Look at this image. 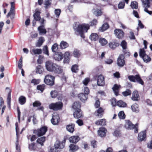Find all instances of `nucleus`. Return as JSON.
Here are the masks:
<instances>
[{"instance_id":"1","label":"nucleus","mask_w":152,"mask_h":152,"mask_svg":"<svg viewBox=\"0 0 152 152\" xmlns=\"http://www.w3.org/2000/svg\"><path fill=\"white\" fill-rule=\"evenodd\" d=\"M89 27L88 24L83 23L81 25H75L73 26V28L77 35H80L81 37L84 38V33L87 32Z\"/></svg>"},{"instance_id":"2","label":"nucleus","mask_w":152,"mask_h":152,"mask_svg":"<svg viewBox=\"0 0 152 152\" xmlns=\"http://www.w3.org/2000/svg\"><path fill=\"white\" fill-rule=\"evenodd\" d=\"M128 78L129 80L133 82H137L142 85L144 84V82L141 78L139 75H130L128 76Z\"/></svg>"},{"instance_id":"3","label":"nucleus","mask_w":152,"mask_h":152,"mask_svg":"<svg viewBox=\"0 0 152 152\" xmlns=\"http://www.w3.org/2000/svg\"><path fill=\"white\" fill-rule=\"evenodd\" d=\"M125 128L128 129H134V132L137 133L138 132L137 127L138 124H137L135 125L133 124L129 120L126 121V123L125 125Z\"/></svg>"},{"instance_id":"4","label":"nucleus","mask_w":152,"mask_h":152,"mask_svg":"<svg viewBox=\"0 0 152 152\" xmlns=\"http://www.w3.org/2000/svg\"><path fill=\"white\" fill-rule=\"evenodd\" d=\"M63 104L61 102H58L55 103H52L49 105V107L50 109L54 110H58L61 109Z\"/></svg>"},{"instance_id":"5","label":"nucleus","mask_w":152,"mask_h":152,"mask_svg":"<svg viewBox=\"0 0 152 152\" xmlns=\"http://www.w3.org/2000/svg\"><path fill=\"white\" fill-rule=\"evenodd\" d=\"M54 77L50 75H47L45 77L44 82L48 85L52 86L54 84Z\"/></svg>"},{"instance_id":"6","label":"nucleus","mask_w":152,"mask_h":152,"mask_svg":"<svg viewBox=\"0 0 152 152\" xmlns=\"http://www.w3.org/2000/svg\"><path fill=\"white\" fill-rule=\"evenodd\" d=\"M56 64L50 61H47L45 63V67L47 70L50 72H52L54 70Z\"/></svg>"},{"instance_id":"7","label":"nucleus","mask_w":152,"mask_h":152,"mask_svg":"<svg viewBox=\"0 0 152 152\" xmlns=\"http://www.w3.org/2000/svg\"><path fill=\"white\" fill-rule=\"evenodd\" d=\"M59 116L56 113H54L52 115V118L51 120V123L53 125H57L60 121Z\"/></svg>"},{"instance_id":"8","label":"nucleus","mask_w":152,"mask_h":152,"mask_svg":"<svg viewBox=\"0 0 152 152\" xmlns=\"http://www.w3.org/2000/svg\"><path fill=\"white\" fill-rule=\"evenodd\" d=\"M65 141H66L65 140L62 142H61L59 141H57L54 145L55 148L59 150H60L63 149L64 147Z\"/></svg>"},{"instance_id":"9","label":"nucleus","mask_w":152,"mask_h":152,"mask_svg":"<svg viewBox=\"0 0 152 152\" xmlns=\"http://www.w3.org/2000/svg\"><path fill=\"white\" fill-rule=\"evenodd\" d=\"M124 56L122 54L120 55L118 57L117 61V64L120 67H123L125 64Z\"/></svg>"},{"instance_id":"10","label":"nucleus","mask_w":152,"mask_h":152,"mask_svg":"<svg viewBox=\"0 0 152 152\" xmlns=\"http://www.w3.org/2000/svg\"><path fill=\"white\" fill-rule=\"evenodd\" d=\"M47 131V128L46 126H43L39 129L37 130V132L36 133L38 136H42L44 135Z\"/></svg>"},{"instance_id":"11","label":"nucleus","mask_w":152,"mask_h":152,"mask_svg":"<svg viewBox=\"0 0 152 152\" xmlns=\"http://www.w3.org/2000/svg\"><path fill=\"white\" fill-rule=\"evenodd\" d=\"M97 85L99 86H103L105 84L104 77L102 75L98 76L97 78Z\"/></svg>"},{"instance_id":"12","label":"nucleus","mask_w":152,"mask_h":152,"mask_svg":"<svg viewBox=\"0 0 152 152\" xmlns=\"http://www.w3.org/2000/svg\"><path fill=\"white\" fill-rule=\"evenodd\" d=\"M15 126H16V136H17V140H16V142L15 143L16 149V150H17V152H20V147L19 145L18 138V125L17 123H16Z\"/></svg>"},{"instance_id":"13","label":"nucleus","mask_w":152,"mask_h":152,"mask_svg":"<svg viewBox=\"0 0 152 152\" xmlns=\"http://www.w3.org/2000/svg\"><path fill=\"white\" fill-rule=\"evenodd\" d=\"M63 54L61 52H57L54 55V58L56 61H58L61 60L63 58Z\"/></svg>"},{"instance_id":"14","label":"nucleus","mask_w":152,"mask_h":152,"mask_svg":"<svg viewBox=\"0 0 152 152\" xmlns=\"http://www.w3.org/2000/svg\"><path fill=\"white\" fill-rule=\"evenodd\" d=\"M143 7L144 8V10L147 11L148 8L150 7V4L149 0H141Z\"/></svg>"},{"instance_id":"15","label":"nucleus","mask_w":152,"mask_h":152,"mask_svg":"<svg viewBox=\"0 0 152 152\" xmlns=\"http://www.w3.org/2000/svg\"><path fill=\"white\" fill-rule=\"evenodd\" d=\"M73 115L74 118H79L83 117V115L80 109L75 110L73 113Z\"/></svg>"},{"instance_id":"16","label":"nucleus","mask_w":152,"mask_h":152,"mask_svg":"<svg viewBox=\"0 0 152 152\" xmlns=\"http://www.w3.org/2000/svg\"><path fill=\"white\" fill-rule=\"evenodd\" d=\"M107 131L106 129L104 127H101L98 131V135L101 137H104L106 135Z\"/></svg>"},{"instance_id":"17","label":"nucleus","mask_w":152,"mask_h":152,"mask_svg":"<svg viewBox=\"0 0 152 152\" xmlns=\"http://www.w3.org/2000/svg\"><path fill=\"white\" fill-rule=\"evenodd\" d=\"M114 32L115 36L118 38H121L124 37V32L121 30L116 29L115 30Z\"/></svg>"},{"instance_id":"18","label":"nucleus","mask_w":152,"mask_h":152,"mask_svg":"<svg viewBox=\"0 0 152 152\" xmlns=\"http://www.w3.org/2000/svg\"><path fill=\"white\" fill-rule=\"evenodd\" d=\"M6 90L8 93L7 99V103L9 106V107L10 108V102L11 100V91L10 89L9 88L7 87L6 88Z\"/></svg>"},{"instance_id":"19","label":"nucleus","mask_w":152,"mask_h":152,"mask_svg":"<svg viewBox=\"0 0 152 152\" xmlns=\"http://www.w3.org/2000/svg\"><path fill=\"white\" fill-rule=\"evenodd\" d=\"M53 72L56 74H61L63 72V70L61 66L56 64Z\"/></svg>"},{"instance_id":"20","label":"nucleus","mask_w":152,"mask_h":152,"mask_svg":"<svg viewBox=\"0 0 152 152\" xmlns=\"http://www.w3.org/2000/svg\"><path fill=\"white\" fill-rule=\"evenodd\" d=\"M146 137V132L145 131H142L138 134V139L139 140L142 141L144 140Z\"/></svg>"},{"instance_id":"21","label":"nucleus","mask_w":152,"mask_h":152,"mask_svg":"<svg viewBox=\"0 0 152 152\" xmlns=\"http://www.w3.org/2000/svg\"><path fill=\"white\" fill-rule=\"evenodd\" d=\"M104 110L101 107H100L95 113V115L98 117L100 118L103 115Z\"/></svg>"},{"instance_id":"22","label":"nucleus","mask_w":152,"mask_h":152,"mask_svg":"<svg viewBox=\"0 0 152 152\" xmlns=\"http://www.w3.org/2000/svg\"><path fill=\"white\" fill-rule=\"evenodd\" d=\"M79 140V137L78 136H72L69 138V141L70 142L76 143Z\"/></svg>"},{"instance_id":"23","label":"nucleus","mask_w":152,"mask_h":152,"mask_svg":"<svg viewBox=\"0 0 152 152\" xmlns=\"http://www.w3.org/2000/svg\"><path fill=\"white\" fill-rule=\"evenodd\" d=\"M42 50L40 49H34L30 51V53L32 55L34 54L39 55L42 53Z\"/></svg>"},{"instance_id":"24","label":"nucleus","mask_w":152,"mask_h":152,"mask_svg":"<svg viewBox=\"0 0 152 152\" xmlns=\"http://www.w3.org/2000/svg\"><path fill=\"white\" fill-rule=\"evenodd\" d=\"M139 98V95L137 91H135L133 92L132 95V99L134 101H137Z\"/></svg>"},{"instance_id":"25","label":"nucleus","mask_w":152,"mask_h":152,"mask_svg":"<svg viewBox=\"0 0 152 152\" xmlns=\"http://www.w3.org/2000/svg\"><path fill=\"white\" fill-rule=\"evenodd\" d=\"M120 87V85H118L115 84L114 85L113 87L112 88L113 90L115 95L118 96V95L119 89Z\"/></svg>"},{"instance_id":"26","label":"nucleus","mask_w":152,"mask_h":152,"mask_svg":"<svg viewBox=\"0 0 152 152\" xmlns=\"http://www.w3.org/2000/svg\"><path fill=\"white\" fill-rule=\"evenodd\" d=\"M119 45V43L115 42H111L109 44V47L112 49H115L116 47Z\"/></svg>"},{"instance_id":"27","label":"nucleus","mask_w":152,"mask_h":152,"mask_svg":"<svg viewBox=\"0 0 152 152\" xmlns=\"http://www.w3.org/2000/svg\"><path fill=\"white\" fill-rule=\"evenodd\" d=\"M78 98L82 102H85L87 99V95L84 94L83 93H81L78 95Z\"/></svg>"},{"instance_id":"28","label":"nucleus","mask_w":152,"mask_h":152,"mask_svg":"<svg viewBox=\"0 0 152 152\" xmlns=\"http://www.w3.org/2000/svg\"><path fill=\"white\" fill-rule=\"evenodd\" d=\"M99 38L98 35L96 33H92L89 37V38L92 41H95Z\"/></svg>"},{"instance_id":"29","label":"nucleus","mask_w":152,"mask_h":152,"mask_svg":"<svg viewBox=\"0 0 152 152\" xmlns=\"http://www.w3.org/2000/svg\"><path fill=\"white\" fill-rule=\"evenodd\" d=\"M75 125L73 124H69L66 126L67 130L71 133H72L74 130Z\"/></svg>"},{"instance_id":"30","label":"nucleus","mask_w":152,"mask_h":152,"mask_svg":"<svg viewBox=\"0 0 152 152\" xmlns=\"http://www.w3.org/2000/svg\"><path fill=\"white\" fill-rule=\"evenodd\" d=\"M38 30L40 34H45L46 33L47 31L44 28L43 26H41L39 27L38 28Z\"/></svg>"},{"instance_id":"31","label":"nucleus","mask_w":152,"mask_h":152,"mask_svg":"<svg viewBox=\"0 0 152 152\" xmlns=\"http://www.w3.org/2000/svg\"><path fill=\"white\" fill-rule=\"evenodd\" d=\"M45 41L44 38L43 37H40L39 39L38 42L36 44L37 47H40Z\"/></svg>"},{"instance_id":"32","label":"nucleus","mask_w":152,"mask_h":152,"mask_svg":"<svg viewBox=\"0 0 152 152\" xmlns=\"http://www.w3.org/2000/svg\"><path fill=\"white\" fill-rule=\"evenodd\" d=\"M43 67L40 65L37 66L36 67V72L37 73L40 74L44 71Z\"/></svg>"},{"instance_id":"33","label":"nucleus","mask_w":152,"mask_h":152,"mask_svg":"<svg viewBox=\"0 0 152 152\" xmlns=\"http://www.w3.org/2000/svg\"><path fill=\"white\" fill-rule=\"evenodd\" d=\"M106 120L105 119H102L97 121L95 124L97 125H102L104 126L106 125Z\"/></svg>"},{"instance_id":"34","label":"nucleus","mask_w":152,"mask_h":152,"mask_svg":"<svg viewBox=\"0 0 152 152\" xmlns=\"http://www.w3.org/2000/svg\"><path fill=\"white\" fill-rule=\"evenodd\" d=\"M69 147L70 148L69 151L71 152L75 151L78 149V147L74 144H71Z\"/></svg>"},{"instance_id":"35","label":"nucleus","mask_w":152,"mask_h":152,"mask_svg":"<svg viewBox=\"0 0 152 152\" xmlns=\"http://www.w3.org/2000/svg\"><path fill=\"white\" fill-rule=\"evenodd\" d=\"M70 56V53L69 52H66L65 53L64 60V63H68L69 62Z\"/></svg>"},{"instance_id":"36","label":"nucleus","mask_w":152,"mask_h":152,"mask_svg":"<svg viewBox=\"0 0 152 152\" xmlns=\"http://www.w3.org/2000/svg\"><path fill=\"white\" fill-rule=\"evenodd\" d=\"M109 26L108 24L107 23H104L99 29L100 31L103 32L106 30L108 28Z\"/></svg>"},{"instance_id":"37","label":"nucleus","mask_w":152,"mask_h":152,"mask_svg":"<svg viewBox=\"0 0 152 152\" xmlns=\"http://www.w3.org/2000/svg\"><path fill=\"white\" fill-rule=\"evenodd\" d=\"M52 0H45L44 1V5L45 9H47L50 7L51 4Z\"/></svg>"},{"instance_id":"38","label":"nucleus","mask_w":152,"mask_h":152,"mask_svg":"<svg viewBox=\"0 0 152 152\" xmlns=\"http://www.w3.org/2000/svg\"><path fill=\"white\" fill-rule=\"evenodd\" d=\"M80 104L78 102H76L73 104L72 106V107L73 109L75 110L78 109H80Z\"/></svg>"},{"instance_id":"39","label":"nucleus","mask_w":152,"mask_h":152,"mask_svg":"<svg viewBox=\"0 0 152 152\" xmlns=\"http://www.w3.org/2000/svg\"><path fill=\"white\" fill-rule=\"evenodd\" d=\"M68 46V44L66 42L63 41H62L60 44L61 48L62 49L66 48Z\"/></svg>"},{"instance_id":"40","label":"nucleus","mask_w":152,"mask_h":152,"mask_svg":"<svg viewBox=\"0 0 152 152\" xmlns=\"http://www.w3.org/2000/svg\"><path fill=\"white\" fill-rule=\"evenodd\" d=\"M26 99L25 97L22 96L19 98V101L20 104L23 105L26 102Z\"/></svg>"},{"instance_id":"41","label":"nucleus","mask_w":152,"mask_h":152,"mask_svg":"<svg viewBox=\"0 0 152 152\" xmlns=\"http://www.w3.org/2000/svg\"><path fill=\"white\" fill-rule=\"evenodd\" d=\"M40 12H36L34 15V19L36 21L39 20L40 19Z\"/></svg>"},{"instance_id":"42","label":"nucleus","mask_w":152,"mask_h":152,"mask_svg":"<svg viewBox=\"0 0 152 152\" xmlns=\"http://www.w3.org/2000/svg\"><path fill=\"white\" fill-rule=\"evenodd\" d=\"M45 137H43L38 138L37 140V142L40 144L42 146L43 145V143L45 141Z\"/></svg>"},{"instance_id":"43","label":"nucleus","mask_w":152,"mask_h":152,"mask_svg":"<svg viewBox=\"0 0 152 152\" xmlns=\"http://www.w3.org/2000/svg\"><path fill=\"white\" fill-rule=\"evenodd\" d=\"M133 112H138L139 108L138 105L136 104H134L131 106Z\"/></svg>"},{"instance_id":"44","label":"nucleus","mask_w":152,"mask_h":152,"mask_svg":"<svg viewBox=\"0 0 152 152\" xmlns=\"http://www.w3.org/2000/svg\"><path fill=\"white\" fill-rule=\"evenodd\" d=\"M117 105L120 107H125L126 105V104L122 100H119L117 102Z\"/></svg>"},{"instance_id":"45","label":"nucleus","mask_w":152,"mask_h":152,"mask_svg":"<svg viewBox=\"0 0 152 152\" xmlns=\"http://www.w3.org/2000/svg\"><path fill=\"white\" fill-rule=\"evenodd\" d=\"M99 41L101 45L103 46L106 45L107 43V40L104 38H101L99 40Z\"/></svg>"},{"instance_id":"46","label":"nucleus","mask_w":152,"mask_h":152,"mask_svg":"<svg viewBox=\"0 0 152 152\" xmlns=\"http://www.w3.org/2000/svg\"><path fill=\"white\" fill-rule=\"evenodd\" d=\"M80 55V53L79 50L77 49H75L73 51L74 56L76 58H78Z\"/></svg>"},{"instance_id":"47","label":"nucleus","mask_w":152,"mask_h":152,"mask_svg":"<svg viewBox=\"0 0 152 152\" xmlns=\"http://www.w3.org/2000/svg\"><path fill=\"white\" fill-rule=\"evenodd\" d=\"M130 6L132 9H137L138 8V3L136 1H132L131 2Z\"/></svg>"},{"instance_id":"48","label":"nucleus","mask_w":152,"mask_h":152,"mask_svg":"<svg viewBox=\"0 0 152 152\" xmlns=\"http://www.w3.org/2000/svg\"><path fill=\"white\" fill-rule=\"evenodd\" d=\"M15 17V13L14 12H11L10 11L7 14V17L8 18L9 17H10V18L11 20H13Z\"/></svg>"},{"instance_id":"49","label":"nucleus","mask_w":152,"mask_h":152,"mask_svg":"<svg viewBox=\"0 0 152 152\" xmlns=\"http://www.w3.org/2000/svg\"><path fill=\"white\" fill-rule=\"evenodd\" d=\"M144 62L148 63L150 61L151 58L147 55L144 56V57L142 58Z\"/></svg>"},{"instance_id":"50","label":"nucleus","mask_w":152,"mask_h":152,"mask_svg":"<svg viewBox=\"0 0 152 152\" xmlns=\"http://www.w3.org/2000/svg\"><path fill=\"white\" fill-rule=\"evenodd\" d=\"M118 116L120 119H124L125 118V115L123 111H121L119 113Z\"/></svg>"},{"instance_id":"51","label":"nucleus","mask_w":152,"mask_h":152,"mask_svg":"<svg viewBox=\"0 0 152 152\" xmlns=\"http://www.w3.org/2000/svg\"><path fill=\"white\" fill-rule=\"evenodd\" d=\"M40 82V80L39 79H32L31 81V83L33 84L34 85H37Z\"/></svg>"},{"instance_id":"52","label":"nucleus","mask_w":152,"mask_h":152,"mask_svg":"<svg viewBox=\"0 0 152 152\" xmlns=\"http://www.w3.org/2000/svg\"><path fill=\"white\" fill-rule=\"evenodd\" d=\"M58 49V45L57 43H55L51 47V49L53 52H56Z\"/></svg>"},{"instance_id":"53","label":"nucleus","mask_w":152,"mask_h":152,"mask_svg":"<svg viewBox=\"0 0 152 152\" xmlns=\"http://www.w3.org/2000/svg\"><path fill=\"white\" fill-rule=\"evenodd\" d=\"M71 70L73 72H76L77 71H78V66L76 64L73 65L71 68Z\"/></svg>"},{"instance_id":"54","label":"nucleus","mask_w":152,"mask_h":152,"mask_svg":"<svg viewBox=\"0 0 152 152\" xmlns=\"http://www.w3.org/2000/svg\"><path fill=\"white\" fill-rule=\"evenodd\" d=\"M45 87V85L44 84L39 85L37 86V89L42 92L44 90Z\"/></svg>"},{"instance_id":"55","label":"nucleus","mask_w":152,"mask_h":152,"mask_svg":"<svg viewBox=\"0 0 152 152\" xmlns=\"http://www.w3.org/2000/svg\"><path fill=\"white\" fill-rule=\"evenodd\" d=\"M37 36L38 34L37 33L34 32L32 33L31 34L30 37L29 38V40L31 41L32 39L36 38L37 37Z\"/></svg>"},{"instance_id":"56","label":"nucleus","mask_w":152,"mask_h":152,"mask_svg":"<svg viewBox=\"0 0 152 152\" xmlns=\"http://www.w3.org/2000/svg\"><path fill=\"white\" fill-rule=\"evenodd\" d=\"M102 13L101 11L98 9L96 10L94 12V14L97 16L101 15Z\"/></svg>"},{"instance_id":"57","label":"nucleus","mask_w":152,"mask_h":152,"mask_svg":"<svg viewBox=\"0 0 152 152\" xmlns=\"http://www.w3.org/2000/svg\"><path fill=\"white\" fill-rule=\"evenodd\" d=\"M33 106L34 107L40 106L41 105V103L38 101H36L33 103Z\"/></svg>"},{"instance_id":"58","label":"nucleus","mask_w":152,"mask_h":152,"mask_svg":"<svg viewBox=\"0 0 152 152\" xmlns=\"http://www.w3.org/2000/svg\"><path fill=\"white\" fill-rule=\"evenodd\" d=\"M145 51L143 49H140V50L139 55L142 58L146 55Z\"/></svg>"},{"instance_id":"59","label":"nucleus","mask_w":152,"mask_h":152,"mask_svg":"<svg viewBox=\"0 0 152 152\" xmlns=\"http://www.w3.org/2000/svg\"><path fill=\"white\" fill-rule=\"evenodd\" d=\"M50 95L52 98H55L58 95V92L56 91H52L50 92Z\"/></svg>"},{"instance_id":"60","label":"nucleus","mask_w":152,"mask_h":152,"mask_svg":"<svg viewBox=\"0 0 152 152\" xmlns=\"http://www.w3.org/2000/svg\"><path fill=\"white\" fill-rule=\"evenodd\" d=\"M131 93V91L129 89H127L126 91L122 92L123 95L125 96L130 95Z\"/></svg>"},{"instance_id":"61","label":"nucleus","mask_w":152,"mask_h":152,"mask_svg":"<svg viewBox=\"0 0 152 152\" xmlns=\"http://www.w3.org/2000/svg\"><path fill=\"white\" fill-rule=\"evenodd\" d=\"M121 45L123 49L125 50V49L126 48L127 46L126 42L125 41H123L121 43Z\"/></svg>"},{"instance_id":"62","label":"nucleus","mask_w":152,"mask_h":152,"mask_svg":"<svg viewBox=\"0 0 152 152\" xmlns=\"http://www.w3.org/2000/svg\"><path fill=\"white\" fill-rule=\"evenodd\" d=\"M111 104L113 106H115L117 105V103H116V100L115 98H113L110 100Z\"/></svg>"},{"instance_id":"63","label":"nucleus","mask_w":152,"mask_h":152,"mask_svg":"<svg viewBox=\"0 0 152 152\" xmlns=\"http://www.w3.org/2000/svg\"><path fill=\"white\" fill-rule=\"evenodd\" d=\"M11 8L10 11L14 12L15 10V3L14 2H11Z\"/></svg>"},{"instance_id":"64","label":"nucleus","mask_w":152,"mask_h":152,"mask_svg":"<svg viewBox=\"0 0 152 152\" xmlns=\"http://www.w3.org/2000/svg\"><path fill=\"white\" fill-rule=\"evenodd\" d=\"M125 6V3L124 2H120L118 5V8L119 9H123Z\"/></svg>"}]
</instances>
